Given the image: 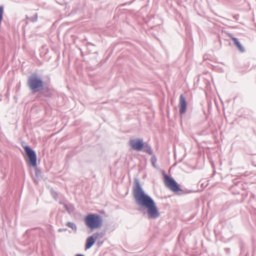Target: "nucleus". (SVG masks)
I'll return each instance as SVG.
<instances>
[{"label": "nucleus", "instance_id": "1", "mask_svg": "<svg viewBox=\"0 0 256 256\" xmlns=\"http://www.w3.org/2000/svg\"><path fill=\"white\" fill-rule=\"evenodd\" d=\"M132 192L136 203L147 208L148 214L150 218H156L160 216V212L154 201L144 194L138 182H137Z\"/></svg>", "mask_w": 256, "mask_h": 256}, {"label": "nucleus", "instance_id": "2", "mask_svg": "<svg viewBox=\"0 0 256 256\" xmlns=\"http://www.w3.org/2000/svg\"><path fill=\"white\" fill-rule=\"evenodd\" d=\"M84 222L86 226L91 229L98 228L102 225V218L96 214H88L84 218Z\"/></svg>", "mask_w": 256, "mask_h": 256}, {"label": "nucleus", "instance_id": "3", "mask_svg": "<svg viewBox=\"0 0 256 256\" xmlns=\"http://www.w3.org/2000/svg\"><path fill=\"white\" fill-rule=\"evenodd\" d=\"M129 144L132 149L140 151L144 148V151L149 154H152V150L148 144H144L141 139H132L129 142Z\"/></svg>", "mask_w": 256, "mask_h": 256}, {"label": "nucleus", "instance_id": "4", "mask_svg": "<svg viewBox=\"0 0 256 256\" xmlns=\"http://www.w3.org/2000/svg\"><path fill=\"white\" fill-rule=\"evenodd\" d=\"M28 86L32 90L38 92L43 87V82L36 74L30 76L28 80Z\"/></svg>", "mask_w": 256, "mask_h": 256}, {"label": "nucleus", "instance_id": "5", "mask_svg": "<svg viewBox=\"0 0 256 256\" xmlns=\"http://www.w3.org/2000/svg\"><path fill=\"white\" fill-rule=\"evenodd\" d=\"M164 183L166 186L174 192L182 191L177 182L172 178L168 175L164 176Z\"/></svg>", "mask_w": 256, "mask_h": 256}, {"label": "nucleus", "instance_id": "6", "mask_svg": "<svg viewBox=\"0 0 256 256\" xmlns=\"http://www.w3.org/2000/svg\"><path fill=\"white\" fill-rule=\"evenodd\" d=\"M24 150L28 157L27 163L31 166L36 167V156L35 152L28 146H25Z\"/></svg>", "mask_w": 256, "mask_h": 256}, {"label": "nucleus", "instance_id": "7", "mask_svg": "<svg viewBox=\"0 0 256 256\" xmlns=\"http://www.w3.org/2000/svg\"><path fill=\"white\" fill-rule=\"evenodd\" d=\"M98 238V234H94L92 236L87 238L86 243V250L90 248Z\"/></svg>", "mask_w": 256, "mask_h": 256}, {"label": "nucleus", "instance_id": "8", "mask_svg": "<svg viewBox=\"0 0 256 256\" xmlns=\"http://www.w3.org/2000/svg\"><path fill=\"white\" fill-rule=\"evenodd\" d=\"M179 106L180 114H184V113H185L186 110L187 104L185 97L183 94H181L180 96Z\"/></svg>", "mask_w": 256, "mask_h": 256}, {"label": "nucleus", "instance_id": "9", "mask_svg": "<svg viewBox=\"0 0 256 256\" xmlns=\"http://www.w3.org/2000/svg\"><path fill=\"white\" fill-rule=\"evenodd\" d=\"M231 40L234 42V45L237 47L238 50L242 52H244V48L242 46V44L239 42L238 38L234 37L232 36H230Z\"/></svg>", "mask_w": 256, "mask_h": 256}, {"label": "nucleus", "instance_id": "10", "mask_svg": "<svg viewBox=\"0 0 256 256\" xmlns=\"http://www.w3.org/2000/svg\"><path fill=\"white\" fill-rule=\"evenodd\" d=\"M67 226L68 227L71 228H76V225L74 223H72V222H68Z\"/></svg>", "mask_w": 256, "mask_h": 256}, {"label": "nucleus", "instance_id": "11", "mask_svg": "<svg viewBox=\"0 0 256 256\" xmlns=\"http://www.w3.org/2000/svg\"><path fill=\"white\" fill-rule=\"evenodd\" d=\"M76 256H84L82 254H77Z\"/></svg>", "mask_w": 256, "mask_h": 256}]
</instances>
